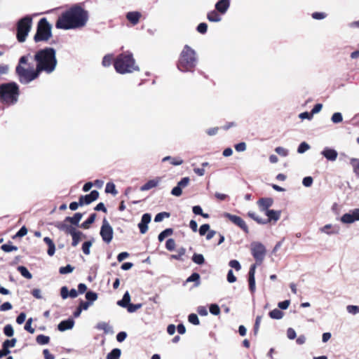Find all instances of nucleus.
<instances>
[{
    "instance_id": "obj_1",
    "label": "nucleus",
    "mask_w": 359,
    "mask_h": 359,
    "mask_svg": "<svg viewBox=\"0 0 359 359\" xmlns=\"http://www.w3.org/2000/svg\"><path fill=\"white\" fill-rule=\"evenodd\" d=\"M36 67L28 64V55H23L19 60V63L15 68V72L22 83H28L38 78L39 74L44 72L47 74L52 73L57 65L55 50L53 48H45L37 51L34 55Z\"/></svg>"
},
{
    "instance_id": "obj_2",
    "label": "nucleus",
    "mask_w": 359,
    "mask_h": 359,
    "mask_svg": "<svg viewBox=\"0 0 359 359\" xmlns=\"http://www.w3.org/2000/svg\"><path fill=\"white\" fill-rule=\"evenodd\" d=\"M88 19V11L83 4H75L58 16L55 27L65 30L80 29L86 25Z\"/></svg>"
},
{
    "instance_id": "obj_3",
    "label": "nucleus",
    "mask_w": 359,
    "mask_h": 359,
    "mask_svg": "<svg viewBox=\"0 0 359 359\" xmlns=\"http://www.w3.org/2000/svg\"><path fill=\"white\" fill-rule=\"evenodd\" d=\"M115 70L121 74L133 72L138 69L135 65V61L133 54L129 52H124L119 54L114 60Z\"/></svg>"
},
{
    "instance_id": "obj_4",
    "label": "nucleus",
    "mask_w": 359,
    "mask_h": 359,
    "mask_svg": "<svg viewBox=\"0 0 359 359\" xmlns=\"http://www.w3.org/2000/svg\"><path fill=\"white\" fill-rule=\"evenodd\" d=\"M20 89L15 82L0 85V102L6 105H13L18 100Z\"/></svg>"
},
{
    "instance_id": "obj_5",
    "label": "nucleus",
    "mask_w": 359,
    "mask_h": 359,
    "mask_svg": "<svg viewBox=\"0 0 359 359\" xmlns=\"http://www.w3.org/2000/svg\"><path fill=\"white\" fill-rule=\"evenodd\" d=\"M196 52L188 45H185L180 53L177 68L182 72H193L196 65Z\"/></svg>"
},
{
    "instance_id": "obj_6",
    "label": "nucleus",
    "mask_w": 359,
    "mask_h": 359,
    "mask_svg": "<svg viewBox=\"0 0 359 359\" xmlns=\"http://www.w3.org/2000/svg\"><path fill=\"white\" fill-rule=\"evenodd\" d=\"M52 36L51 25L46 18H41L37 25L36 32L34 36L35 42L47 41Z\"/></svg>"
},
{
    "instance_id": "obj_7",
    "label": "nucleus",
    "mask_w": 359,
    "mask_h": 359,
    "mask_svg": "<svg viewBox=\"0 0 359 359\" xmlns=\"http://www.w3.org/2000/svg\"><path fill=\"white\" fill-rule=\"evenodd\" d=\"M32 18L26 15L17 22L16 37L19 42H24L32 28Z\"/></svg>"
},
{
    "instance_id": "obj_8",
    "label": "nucleus",
    "mask_w": 359,
    "mask_h": 359,
    "mask_svg": "<svg viewBox=\"0 0 359 359\" xmlns=\"http://www.w3.org/2000/svg\"><path fill=\"white\" fill-rule=\"evenodd\" d=\"M55 226L60 231H63L66 234H70L72 237V245L76 247L85 235L80 231L77 230L72 225L66 223H58Z\"/></svg>"
},
{
    "instance_id": "obj_9",
    "label": "nucleus",
    "mask_w": 359,
    "mask_h": 359,
    "mask_svg": "<svg viewBox=\"0 0 359 359\" xmlns=\"http://www.w3.org/2000/svg\"><path fill=\"white\" fill-rule=\"evenodd\" d=\"M250 250L251 255L255 260L256 266L261 265L266 257V249L264 244L259 241H253L250 243Z\"/></svg>"
},
{
    "instance_id": "obj_10",
    "label": "nucleus",
    "mask_w": 359,
    "mask_h": 359,
    "mask_svg": "<svg viewBox=\"0 0 359 359\" xmlns=\"http://www.w3.org/2000/svg\"><path fill=\"white\" fill-rule=\"evenodd\" d=\"M100 234L103 240V241L106 243H109L113 239V229L107 222L106 218H104L102 221V224L100 229Z\"/></svg>"
},
{
    "instance_id": "obj_11",
    "label": "nucleus",
    "mask_w": 359,
    "mask_h": 359,
    "mask_svg": "<svg viewBox=\"0 0 359 359\" xmlns=\"http://www.w3.org/2000/svg\"><path fill=\"white\" fill-rule=\"evenodd\" d=\"M224 217L231 222L233 224L239 227L245 233H249V227L241 217L232 215L229 212H225L224 214Z\"/></svg>"
},
{
    "instance_id": "obj_12",
    "label": "nucleus",
    "mask_w": 359,
    "mask_h": 359,
    "mask_svg": "<svg viewBox=\"0 0 359 359\" xmlns=\"http://www.w3.org/2000/svg\"><path fill=\"white\" fill-rule=\"evenodd\" d=\"M99 192L96 190L92 191L89 194L81 196L79 197V205H88L92 202L96 201L99 198Z\"/></svg>"
},
{
    "instance_id": "obj_13",
    "label": "nucleus",
    "mask_w": 359,
    "mask_h": 359,
    "mask_svg": "<svg viewBox=\"0 0 359 359\" xmlns=\"http://www.w3.org/2000/svg\"><path fill=\"white\" fill-rule=\"evenodd\" d=\"M190 182V179L188 177H183L175 187L172 191L171 194L175 196H180L182 194V189L187 187Z\"/></svg>"
},
{
    "instance_id": "obj_14",
    "label": "nucleus",
    "mask_w": 359,
    "mask_h": 359,
    "mask_svg": "<svg viewBox=\"0 0 359 359\" xmlns=\"http://www.w3.org/2000/svg\"><path fill=\"white\" fill-rule=\"evenodd\" d=\"M256 264H252L250 266L249 272H248V283H249V290L251 292H254L255 290V270H256Z\"/></svg>"
},
{
    "instance_id": "obj_15",
    "label": "nucleus",
    "mask_w": 359,
    "mask_h": 359,
    "mask_svg": "<svg viewBox=\"0 0 359 359\" xmlns=\"http://www.w3.org/2000/svg\"><path fill=\"white\" fill-rule=\"evenodd\" d=\"M273 200L271 198H261L257 201L259 208L262 212L269 210V208L273 205Z\"/></svg>"
},
{
    "instance_id": "obj_16",
    "label": "nucleus",
    "mask_w": 359,
    "mask_h": 359,
    "mask_svg": "<svg viewBox=\"0 0 359 359\" xmlns=\"http://www.w3.org/2000/svg\"><path fill=\"white\" fill-rule=\"evenodd\" d=\"M151 221V215L145 213L142 215L141 222L138 224V227L141 233H145L148 230V224Z\"/></svg>"
},
{
    "instance_id": "obj_17",
    "label": "nucleus",
    "mask_w": 359,
    "mask_h": 359,
    "mask_svg": "<svg viewBox=\"0 0 359 359\" xmlns=\"http://www.w3.org/2000/svg\"><path fill=\"white\" fill-rule=\"evenodd\" d=\"M161 177H156L154 179L149 180L140 187V191H145L156 187L158 185V184L161 182Z\"/></svg>"
},
{
    "instance_id": "obj_18",
    "label": "nucleus",
    "mask_w": 359,
    "mask_h": 359,
    "mask_svg": "<svg viewBox=\"0 0 359 359\" xmlns=\"http://www.w3.org/2000/svg\"><path fill=\"white\" fill-rule=\"evenodd\" d=\"M267 219H264L265 224L269 223L271 221L277 222L280 219V213L278 211H276L273 210H269L265 212Z\"/></svg>"
},
{
    "instance_id": "obj_19",
    "label": "nucleus",
    "mask_w": 359,
    "mask_h": 359,
    "mask_svg": "<svg viewBox=\"0 0 359 359\" xmlns=\"http://www.w3.org/2000/svg\"><path fill=\"white\" fill-rule=\"evenodd\" d=\"M229 6H230L229 0H219L215 4V9L217 10V12H219L222 14H224L228 10Z\"/></svg>"
},
{
    "instance_id": "obj_20",
    "label": "nucleus",
    "mask_w": 359,
    "mask_h": 359,
    "mask_svg": "<svg viewBox=\"0 0 359 359\" xmlns=\"http://www.w3.org/2000/svg\"><path fill=\"white\" fill-rule=\"evenodd\" d=\"M141 16V13L137 11L128 12L126 14L127 20L133 25H135L139 22Z\"/></svg>"
},
{
    "instance_id": "obj_21",
    "label": "nucleus",
    "mask_w": 359,
    "mask_h": 359,
    "mask_svg": "<svg viewBox=\"0 0 359 359\" xmlns=\"http://www.w3.org/2000/svg\"><path fill=\"white\" fill-rule=\"evenodd\" d=\"M74 325V321L72 319L69 318L66 320L61 321L59 323L57 328L60 331L64 332L67 330L72 329Z\"/></svg>"
},
{
    "instance_id": "obj_22",
    "label": "nucleus",
    "mask_w": 359,
    "mask_h": 359,
    "mask_svg": "<svg viewBox=\"0 0 359 359\" xmlns=\"http://www.w3.org/2000/svg\"><path fill=\"white\" fill-rule=\"evenodd\" d=\"M322 154L329 161H335L337 158L338 154L337 151L332 149L326 148L325 149Z\"/></svg>"
},
{
    "instance_id": "obj_23",
    "label": "nucleus",
    "mask_w": 359,
    "mask_h": 359,
    "mask_svg": "<svg viewBox=\"0 0 359 359\" xmlns=\"http://www.w3.org/2000/svg\"><path fill=\"white\" fill-rule=\"evenodd\" d=\"M83 217V214L80 212H76L74 215L73 217H67L62 223H66L67 222H70L72 225H78L79 222L81 219Z\"/></svg>"
},
{
    "instance_id": "obj_24",
    "label": "nucleus",
    "mask_w": 359,
    "mask_h": 359,
    "mask_svg": "<svg viewBox=\"0 0 359 359\" xmlns=\"http://www.w3.org/2000/svg\"><path fill=\"white\" fill-rule=\"evenodd\" d=\"M43 241L48 245V249L47 253L49 256H53L55 252V245L54 242L49 237L43 238Z\"/></svg>"
},
{
    "instance_id": "obj_25",
    "label": "nucleus",
    "mask_w": 359,
    "mask_h": 359,
    "mask_svg": "<svg viewBox=\"0 0 359 359\" xmlns=\"http://www.w3.org/2000/svg\"><path fill=\"white\" fill-rule=\"evenodd\" d=\"M130 303V295L129 292L127 291L123 296L121 300H119L117 302V304L121 307L126 308L128 305Z\"/></svg>"
},
{
    "instance_id": "obj_26",
    "label": "nucleus",
    "mask_w": 359,
    "mask_h": 359,
    "mask_svg": "<svg viewBox=\"0 0 359 359\" xmlns=\"http://www.w3.org/2000/svg\"><path fill=\"white\" fill-rule=\"evenodd\" d=\"M170 161L173 165H180L183 163V160L179 157L165 156L162 159L163 162Z\"/></svg>"
},
{
    "instance_id": "obj_27",
    "label": "nucleus",
    "mask_w": 359,
    "mask_h": 359,
    "mask_svg": "<svg viewBox=\"0 0 359 359\" xmlns=\"http://www.w3.org/2000/svg\"><path fill=\"white\" fill-rule=\"evenodd\" d=\"M97 215L95 213H92L90 217L81 224V227L83 229H88L94 222L96 218Z\"/></svg>"
},
{
    "instance_id": "obj_28",
    "label": "nucleus",
    "mask_w": 359,
    "mask_h": 359,
    "mask_svg": "<svg viewBox=\"0 0 359 359\" xmlns=\"http://www.w3.org/2000/svg\"><path fill=\"white\" fill-rule=\"evenodd\" d=\"M350 164L353 168V172L359 177V158H351L350 160Z\"/></svg>"
},
{
    "instance_id": "obj_29",
    "label": "nucleus",
    "mask_w": 359,
    "mask_h": 359,
    "mask_svg": "<svg viewBox=\"0 0 359 359\" xmlns=\"http://www.w3.org/2000/svg\"><path fill=\"white\" fill-rule=\"evenodd\" d=\"M207 18L211 22H219L221 20V17L216 11L209 12Z\"/></svg>"
},
{
    "instance_id": "obj_30",
    "label": "nucleus",
    "mask_w": 359,
    "mask_h": 359,
    "mask_svg": "<svg viewBox=\"0 0 359 359\" xmlns=\"http://www.w3.org/2000/svg\"><path fill=\"white\" fill-rule=\"evenodd\" d=\"M269 316L273 319L279 320L283 317V313L278 309H274L269 313Z\"/></svg>"
},
{
    "instance_id": "obj_31",
    "label": "nucleus",
    "mask_w": 359,
    "mask_h": 359,
    "mask_svg": "<svg viewBox=\"0 0 359 359\" xmlns=\"http://www.w3.org/2000/svg\"><path fill=\"white\" fill-rule=\"evenodd\" d=\"M186 282H194L195 286L198 287L200 285V275L198 273H193L189 278H187Z\"/></svg>"
},
{
    "instance_id": "obj_32",
    "label": "nucleus",
    "mask_w": 359,
    "mask_h": 359,
    "mask_svg": "<svg viewBox=\"0 0 359 359\" xmlns=\"http://www.w3.org/2000/svg\"><path fill=\"white\" fill-rule=\"evenodd\" d=\"M114 57L111 54H107L104 56L102 64L104 67H109L112 62L114 63Z\"/></svg>"
},
{
    "instance_id": "obj_33",
    "label": "nucleus",
    "mask_w": 359,
    "mask_h": 359,
    "mask_svg": "<svg viewBox=\"0 0 359 359\" xmlns=\"http://www.w3.org/2000/svg\"><path fill=\"white\" fill-rule=\"evenodd\" d=\"M173 233V229L171 228L166 229L162 232H161L158 235V241L162 242L166 237L171 236Z\"/></svg>"
},
{
    "instance_id": "obj_34",
    "label": "nucleus",
    "mask_w": 359,
    "mask_h": 359,
    "mask_svg": "<svg viewBox=\"0 0 359 359\" xmlns=\"http://www.w3.org/2000/svg\"><path fill=\"white\" fill-rule=\"evenodd\" d=\"M18 271L20 273V274L27 278L31 279L32 278V273L28 271V269L23 266H20L18 267Z\"/></svg>"
},
{
    "instance_id": "obj_35",
    "label": "nucleus",
    "mask_w": 359,
    "mask_h": 359,
    "mask_svg": "<svg viewBox=\"0 0 359 359\" xmlns=\"http://www.w3.org/2000/svg\"><path fill=\"white\" fill-rule=\"evenodd\" d=\"M192 261L199 265L204 264L205 259L202 254L194 253L192 256Z\"/></svg>"
},
{
    "instance_id": "obj_36",
    "label": "nucleus",
    "mask_w": 359,
    "mask_h": 359,
    "mask_svg": "<svg viewBox=\"0 0 359 359\" xmlns=\"http://www.w3.org/2000/svg\"><path fill=\"white\" fill-rule=\"evenodd\" d=\"M120 355L121 350L118 348H114L107 354V359H119Z\"/></svg>"
},
{
    "instance_id": "obj_37",
    "label": "nucleus",
    "mask_w": 359,
    "mask_h": 359,
    "mask_svg": "<svg viewBox=\"0 0 359 359\" xmlns=\"http://www.w3.org/2000/svg\"><path fill=\"white\" fill-rule=\"evenodd\" d=\"M36 341L39 344H47L50 341V337L43 334H39L36 337Z\"/></svg>"
},
{
    "instance_id": "obj_38",
    "label": "nucleus",
    "mask_w": 359,
    "mask_h": 359,
    "mask_svg": "<svg viewBox=\"0 0 359 359\" xmlns=\"http://www.w3.org/2000/svg\"><path fill=\"white\" fill-rule=\"evenodd\" d=\"M105 192L110 193V194H113L114 196H116L118 193L116 189L115 184L113 182L107 183L106 187H105Z\"/></svg>"
},
{
    "instance_id": "obj_39",
    "label": "nucleus",
    "mask_w": 359,
    "mask_h": 359,
    "mask_svg": "<svg viewBox=\"0 0 359 359\" xmlns=\"http://www.w3.org/2000/svg\"><path fill=\"white\" fill-rule=\"evenodd\" d=\"M341 221L345 224H351L355 222L352 213H346L342 215Z\"/></svg>"
},
{
    "instance_id": "obj_40",
    "label": "nucleus",
    "mask_w": 359,
    "mask_h": 359,
    "mask_svg": "<svg viewBox=\"0 0 359 359\" xmlns=\"http://www.w3.org/2000/svg\"><path fill=\"white\" fill-rule=\"evenodd\" d=\"M186 253V250L184 248H181L178 249L177 253L176 255H172L171 258L176 260L182 261V256Z\"/></svg>"
},
{
    "instance_id": "obj_41",
    "label": "nucleus",
    "mask_w": 359,
    "mask_h": 359,
    "mask_svg": "<svg viewBox=\"0 0 359 359\" xmlns=\"http://www.w3.org/2000/svg\"><path fill=\"white\" fill-rule=\"evenodd\" d=\"M92 244H93V242L90 241H86L83 243L82 250L85 255H88L90 254V248L92 246Z\"/></svg>"
},
{
    "instance_id": "obj_42",
    "label": "nucleus",
    "mask_w": 359,
    "mask_h": 359,
    "mask_svg": "<svg viewBox=\"0 0 359 359\" xmlns=\"http://www.w3.org/2000/svg\"><path fill=\"white\" fill-rule=\"evenodd\" d=\"M74 269V267L71 266L70 264H67L65 266H62L59 269V272L61 274H67L69 273H72Z\"/></svg>"
},
{
    "instance_id": "obj_43",
    "label": "nucleus",
    "mask_w": 359,
    "mask_h": 359,
    "mask_svg": "<svg viewBox=\"0 0 359 359\" xmlns=\"http://www.w3.org/2000/svg\"><path fill=\"white\" fill-rule=\"evenodd\" d=\"M170 213L167 212H162L158 213L154 218V222H161L165 217H169Z\"/></svg>"
},
{
    "instance_id": "obj_44",
    "label": "nucleus",
    "mask_w": 359,
    "mask_h": 359,
    "mask_svg": "<svg viewBox=\"0 0 359 359\" xmlns=\"http://www.w3.org/2000/svg\"><path fill=\"white\" fill-rule=\"evenodd\" d=\"M142 304H133L130 303L128 305V306L126 307V309L129 313H134V312L137 311L139 309H140L142 307Z\"/></svg>"
},
{
    "instance_id": "obj_45",
    "label": "nucleus",
    "mask_w": 359,
    "mask_h": 359,
    "mask_svg": "<svg viewBox=\"0 0 359 359\" xmlns=\"http://www.w3.org/2000/svg\"><path fill=\"white\" fill-rule=\"evenodd\" d=\"M32 322H33V319L32 318H29L27 320V322L25 323V327H24L26 331L29 332L31 334H33L35 332L34 328H33L32 327Z\"/></svg>"
},
{
    "instance_id": "obj_46",
    "label": "nucleus",
    "mask_w": 359,
    "mask_h": 359,
    "mask_svg": "<svg viewBox=\"0 0 359 359\" xmlns=\"http://www.w3.org/2000/svg\"><path fill=\"white\" fill-rule=\"evenodd\" d=\"M16 339L13 338L12 339H6L4 341L2 346H4L6 348L9 349L10 347H14L16 344Z\"/></svg>"
},
{
    "instance_id": "obj_47",
    "label": "nucleus",
    "mask_w": 359,
    "mask_h": 359,
    "mask_svg": "<svg viewBox=\"0 0 359 359\" xmlns=\"http://www.w3.org/2000/svg\"><path fill=\"white\" fill-rule=\"evenodd\" d=\"M248 216L250 218H252L253 220L257 222L258 224H265V222H264V219L257 217L255 212H248Z\"/></svg>"
},
{
    "instance_id": "obj_48",
    "label": "nucleus",
    "mask_w": 359,
    "mask_h": 359,
    "mask_svg": "<svg viewBox=\"0 0 359 359\" xmlns=\"http://www.w3.org/2000/svg\"><path fill=\"white\" fill-rule=\"evenodd\" d=\"M262 316H257L256 319H255V323L254 328H253L254 334L255 335H257L258 332H259V329L260 323H261V321H262Z\"/></svg>"
},
{
    "instance_id": "obj_49",
    "label": "nucleus",
    "mask_w": 359,
    "mask_h": 359,
    "mask_svg": "<svg viewBox=\"0 0 359 359\" xmlns=\"http://www.w3.org/2000/svg\"><path fill=\"white\" fill-rule=\"evenodd\" d=\"M188 320L189 323H191L193 325H198L200 324L199 319L196 314L195 313H191L188 316Z\"/></svg>"
},
{
    "instance_id": "obj_50",
    "label": "nucleus",
    "mask_w": 359,
    "mask_h": 359,
    "mask_svg": "<svg viewBox=\"0 0 359 359\" xmlns=\"http://www.w3.org/2000/svg\"><path fill=\"white\" fill-rule=\"evenodd\" d=\"M4 333L7 337H12L14 333L12 325L10 324L6 325L4 328Z\"/></svg>"
},
{
    "instance_id": "obj_51",
    "label": "nucleus",
    "mask_w": 359,
    "mask_h": 359,
    "mask_svg": "<svg viewBox=\"0 0 359 359\" xmlns=\"http://www.w3.org/2000/svg\"><path fill=\"white\" fill-rule=\"evenodd\" d=\"M86 298L88 302H94L97 299V294L92 291L87 292L86 294Z\"/></svg>"
},
{
    "instance_id": "obj_52",
    "label": "nucleus",
    "mask_w": 359,
    "mask_h": 359,
    "mask_svg": "<svg viewBox=\"0 0 359 359\" xmlns=\"http://www.w3.org/2000/svg\"><path fill=\"white\" fill-rule=\"evenodd\" d=\"M1 248L3 251L6 252H9L13 250H17L18 248L15 245H9V244H4L1 246Z\"/></svg>"
},
{
    "instance_id": "obj_53",
    "label": "nucleus",
    "mask_w": 359,
    "mask_h": 359,
    "mask_svg": "<svg viewBox=\"0 0 359 359\" xmlns=\"http://www.w3.org/2000/svg\"><path fill=\"white\" fill-rule=\"evenodd\" d=\"M331 119L333 123H340L342 121L343 118H342V115L341 113L336 112V113L333 114Z\"/></svg>"
},
{
    "instance_id": "obj_54",
    "label": "nucleus",
    "mask_w": 359,
    "mask_h": 359,
    "mask_svg": "<svg viewBox=\"0 0 359 359\" xmlns=\"http://www.w3.org/2000/svg\"><path fill=\"white\" fill-rule=\"evenodd\" d=\"M165 248L167 250L172 251L175 248V241L173 238H169L165 243Z\"/></svg>"
},
{
    "instance_id": "obj_55",
    "label": "nucleus",
    "mask_w": 359,
    "mask_h": 359,
    "mask_svg": "<svg viewBox=\"0 0 359 359\" xmlns=\"http://www.w3.org/2000/svg\"><path fill=\"white\" fill-rule=\"evenodd\" d=\"M97 327L100 330H103L106 333H107L110 330V326L105 322L98 323Z\"/></svg>"
},
{
    "instance_id": "obj_56",
    "label": "nucleus",
    "mask_w": 359,
    "mask_h": 359,
    "mask_svg": "<svg viewBox=\"0 0 359 359\" xmlns=\"http://www.w3.org/2000/svg\"><path fill=\"white\" fill-rule=\"evenodd\" d=\"M210 228V226L208 224H204L201 225L198 229L199 234L201 236H205L209 231Z\"/></svg>"
},
{
    "instance_id": "obj_57",
    "label": "nucleus",
    "mask_w": 359,
    "mask_h": 359,
    "mask_svg": "<svg viewBox=\"0 0 359 359\" xmlns=\"http://www.w3.org/2000/svg\"><path fill=\"white\" fill-rule=\"evenodd\" d=\"M309 145L306 142H303L299 145L297 151L299 154H302L307 151L309 149Z\"/></svg>"
},
{
    "instance_id": "obj_58",
    "label": "nucleus",
    "mask_w": 359,
    "mask_h": 359,
    "mask_svg": "<svg viewBox=\"0 0 359 359\" xmlns=\"http://www.w3.org/2000/svg\"><path fill=\"white\" fill-rule=\"evenodd\" d=\"M196 29L201 34H205L208 29V25L205 22H201L198 25Z\"/></svg>"
},
{
    "instance_id": "obj_59",
    "label": "nucleus",
    "mask_w": 359,
    "mask_h": 359,
    "mask_svg": "<svg viewBox=\"0 0 359 359\" xmlns=\"http://www.w3.org/2000/svg\"><path fill=\"white\" fill-rule=\"evenodd\" d=\"M210 312L213 315L217 316L220 313V309L217 304H211Z\"/></svg>"
},
{
    "instance_id": "obj_60",
    "label": "nucleus",
    "mask_w": 359,
    "mask_h": 359,
    "mask_svg": "<svg viewBox=\"0 0 359 359\" xmlns=\"http://www.w3.org/2000/svg\"><path fill=\"white\" fill-rule=\"evenodd\" d=\"M348 313L353 315L359 313V307L358 306L348 305L346 308Z\"/></svg>"
},
{
    "instance_id": "obj_61",
    "label": "nucleus",
    "mask_w": 359,
    "mask_h": 359,
    "mask_svg": "<svg viewBox=\"0 0 359 359\" xmlns=\"http://www.w3.org/2000/svg\"><path fill=\"white\" fill-rule=\"evenodd\" d=\"M229 264L231 268H233L236 271H239L241 269L240 263L236 259L231 260Z\"/></svg>"
},
{
    "instance_id": "obj_62",
    "label": "nucleus",
    "mask_w": 359,
    "mask_h": 359,
    "mask_svg": "<svg viewBox=\"0 0 359 359\" xmlns=\"http://www.w3.org/2000/svg\"><path fill=\"white\" fill-rule=\"evenodd\" d=\"M326 16L327 14L325 13L314 12L312 13V18L316 20H322L324 19Z\"/></svg>"
},
{
    "instance_id": "obj_63",
    "label": "nucleus",
    "mask_w": 359,
    "mask_h": 359,
    "mask_svg": "<svg viewBox=\"0 0 359 359\" xmlns=\"http://www.w3.org/2000/svg\"><path fill=\"white\" fill-rule=\"evenodd\" d=\"M313 181V178L311 177H305L303 179L302 184L304 186L309 187L312 185Z\"/></svg>"
},
{
    "instance_id": "obj_64",
    "label": "nucleus",
    "mask_w": 359,
    "mask_h": 359,
    "mask_svg": "<svg viewBox=\"0 0 359 359\" xmlns=\"http://www.w3.org/2000/svg\"><path fill=\"white\" fill-rule=\"evenodd\" d=\"M60 295L62 299H67L69 297V290L67 287L63 286L60 289Z\"/></svg>"
}]
</instances>
